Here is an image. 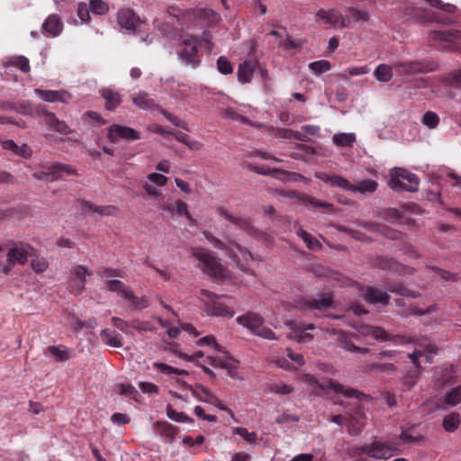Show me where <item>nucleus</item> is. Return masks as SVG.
<instances>
[{"mask_svg":"<svg viewBox=\"0 0 461 461\" xmlns=\"http://www.w3.org/2000/svg\"><path fill=\"white\" fill-rule=\"evenodd\" d=\"M206 240L215 248L221 249L225 254L230 257L235 262L236 266L243 272L254 276V272L245 267L241 263V258L245 262L253 260V256L249 250L246 248L239 245L234 241L223 242L221 240L215 238L211 233H204Z\"/></svg>","mask_w":461,"mask_h":461,"instance_id":"1","label":"nucleus"},{"mask_svg":"<svg viewBox=\"0 0 461 461\" xmlns=\"http://www.w3.org/2000/svg\"><path fill=\"white\" fill-rule=\"evenodd\" d=\"M304 381L310 387L311 393L314 395L320 394V390L330 389L336 393L342 394L346 398H359L363 393L357 390L345 386L332 379L317 380L312 375H306Z\"/></svg>","mask_w":461,"mask_h":461,"instance_id":"2","label":"nucleus"},{"mask_svg":"<svg viewBox=\"0 0 461 461\" xmlns=\"http://www.w3.org/2000/svg\"><path fill=\"white\" fill-rule=\"evenodd\" d=\"M192 255L199 261V267L203 273L215 278L224 276V268L213 253L202 248H195L193 249Z\"/></svg>","mask_w":461,"mask_h":461,"instance_id":"3","label":"nucleus"},{"mask_svg":"<svg viewBox=\"0 0 461 461\" xmlns=\"http://www.w3.org/2000/svg\"><path fill=\"white\" fill-rule=\"evenodd\" d=\"M388 186L394 191L415 192L419 187L417 176L404 168L394 167L390 172Z\"/></svg>","mask_w":461,"mask_h":461,"instance_id":"4","label":"nucleus"},{"mask_svg":"<svg viewBox=\"0 0 461 461\" xmlns=\"http://www.w3.org/2000/svg\"><path fill=\"white\" fill-rule=\"evenodd\" d=\"M198 40L194 36H187L181 41L177 51L179 58L187 64L196 66L200 60L198 58Z\"/></svg>","mask_w":461,"mask_h":461,"instance_id":"5","label":"nucleus"},{"mask_svg":"<svg viewBox=\"0 0 461 461\" xmlns=\"http://www.w3.org/2000/svg\"><path fill=\"white\" fill-rule=\"evenodd\" d=\"M184 384L191 391L192 394L199 401L212 403L218 407L220 410L228 412L230 415V417H234L232 411L225 407L221 403V400H219L208 388L203 385H196L195 387H193L191 384H186L185 383Z\"/></svg>","mask_w":461,"mask_h":461,"instance_id":"6","label":"nucleus"},{"mask_svg":"<svg viewBox=\"0 0 461 461\" xmlns=\"http://www.w3.org/2000/svg\"><path fill=\"white\" fill-rule=\"evenodd\" d=\"M107 138L110 141L115 143L121 139L125 140H137L140 139V134L133 128L113 124L108 129Z\"/></svg>","mask_w":461,"mask_h":461,"instance_id":"7","label":"nucleus"},{"mask_svg":"<svg viewBox=\"0 0 461 461\" xmlns=\"http://www.w3.org/2000/svg\"><path fill=\"white\" fill-rule=\"evenodd\" d=\"M360 451L368 455L370 457L387 459L393 456L394 449L388 443L374 441L370 445L363 446Z\"/></svg>","mask_w":461,"mask_h":461,"instance_id":"8","label":"nucleus"},{"mask_svg":"<svg viewBox=\"0 0 461 461\" xmlns=\"http://www.w3.org/2000/svg\"><path fill=\"white\" fill-rule=\"evenodd\" d=\"M361 334L366 337H371L378 341H395L396 339H401L402 344H408L411 340L407 339L405 337L401 336H391L389 335L383 328L376 326H364L361 328ZM411 342H415L411 340Z\"/></svg>","mask_w":461,"mask_h":461,"instance_id":"9","label":"nucleus"},{"mask_svg":"<svg viewBox=\"0 0 461 461\" xmlns=\"http://www.w3.org/2000/svg\"><path fill=\"white\" fill-rule=\"evenodd\" d=\"M44 168L47 183L62 178L63 174L77 175V170L73 167L59 162L44 164Z\"/></svg>","mask_w":461,"mask_h":461,"instance_id":"10","label":"nucleus"},{"mask_svg":"<svg viewBox=\"0 0 461 461\" xmlns=\"http://www.w3.org/2000/svg\"><path fill=\"white\" fill-rule=\"evenodd\" d=\"M316 18L320 19L324 23L332 26H339L341 28L347 27L348 24L347 19L335 9H321L316 13Z\"/></svg>","mask_w":461,"mask_h":461,"instance_id":"11","label":"nucleus"},{"mask_svg":"<svg viewBox=\"0 0 461 461\" xmlns=\"http://www.w3.org/2000/svg\"><path fill=\"white\" fill-rule=\"evenodd\" d=\"M34 249L28 244H19L11 249L7 253L8 262L11 265L19 263L23 265L28 257L32 255Z\"/></svg>","mask_w":461,"mask_h":461,"instance_id":"12","label":"nucleus"},{"mask_svg":"<svg viewBox=\"0 0 461 461\" xmlns=\"http://www.w3.org/2000/svg\"><path fill=\"white\" fill-rule=\"evenodd\" d=\"M117 23L122 28L129 32H134L140 23V19L131 9L123 8L119 10L117 14Z\"/></svg>","mask_w":461,"mask_h":461,"instance_id":"13","label":"nucleus"},{"mask_svg":"<svg viewBox=\"0 0 461 461\" xmlns=\"http://www.w3.org/2000/svg\"><path fill=\"white\" fill-rule=\"evenodd\" d=\"M333 303V296L330 293L319 294L316 298L304 300L302 303L303 309L323 311Z\"/></svg>","mask_w":461,"mask_h":461,"instance_id":"14","label":"nucleus"},{"mask_svg":"<svg viewBox=\"0 0 461 461\" xmlns=\"http://www.w3.org/2000/svg\"><path fill=\"white\" fill-rule=\"evenodd\" d=\"M63 31V23L60 17L52 14H50L42 23L41 32L48 37H57Z\"/></svg>","mask_w":461,"mask_h":461,"instance_id":"15","label":"nucleus"},{"mask_svg":"<svg viewBox=\"0 0 461 461\" xmlns=\"http://www.w3.org/2000/svg\"><path fill=\"white\" fill-rule=\"evenodd\" d=\"M236 321L249 330L253 334H256L258 330L264 324V318L259 314L252 312H249L236 319Z\"/></svg>","mask_w":461,"mask_h":461,"instance_id":"16","label":"nucleus"},{"mask_svg":"<svg viewBox=\"0 0 461 461\" xmlns=\"http://www.w3.org/2000/svg\"><path fill=\"white\" fill-rule=\"evenodd\" d=\"M409 340H414L415 344L419 345L421 348H424V350L422 349H415L412 353H410L408 357L411 358V362L414 364L415 368L420 369L421 366L420 365V362L418 358L420 357L424 356L425 351L429 353H437L438 348L435 344L430 343L427 339H408Z\"/></svg>","mask_w":461,"mask_h":461,"instance_id":"17","label":"nucleus"},{"mask_svg":"<svg viewBox=\"0 0 461 461\" xmlns=\"http://www.w3.org/2000/svg\"><path fill=\"white\" fill-rule=\"evenodd\" d=\"M35 93L44 102H49V103L60 102V103L68 104L72 97L71 94L65 90L35 89Z\"/></svg>","mask_w":461,"mask_h":461,"instance_id":"18","label":"nucleus"},{"mask_svg":"<svg viewBox=\"0 0 461 461\" xmlns=\"http://www.w3.org/2000/svg\"><path fill=\"white\" fill-rule=\"evenodd\" d=\"M365 415L362 410L357 409L355 412L350 413L348 419H347L348 432L352 436L359 435L364 428Z\"/></svg>","mask_w":461,"mask_h":461,"instance_id":"19","label":"nucleus"},{"mask_svg":"<svg viewBox=\"0 0 461 461\" xmlns=\"http://www.w3.org/2000/svg\"><path fill=\"white\" fill-rule=\"evenodd\" d=\"M217 213L226 221L242 230H253V226L248 219L232 214L224 207H219L217 209Z\"/></svg>","mask_w":461,"mask_h":461,"instance_id":"20","label":"nucleus"},{"mask_svg":"<svg viewBox=\"0 0 461 461\" xmlns=\"http://www.w3.org/2000/svg\"><path fill=\"white\" fill-rule=\"evenodd\" d=\"M218 113L223 118L230 119L232 121H239L244 124H248L254 128H261L263 126L262 123L252 122L248 117L239 113L237 111H235L231 107L220 108Z\"/></svg>","mask_w":461,"mask_h":461,"instance_id":"21","label":"nucleus"},{"mask_svg":"<svg viewBox=\"0 0 461 461\" xmlns=\"http://www.w3.org/2000/svg\"><path fill=\"white\" fill-rule=\"evenodd\" d=\"M206 312L209 315L212 316H221V317H228L231 318L235 312L231 309H229L222 303L211 300L206 303Z\"/></svg>","mask_w":461,"mask_h":461,"instance_id":"22","label":"nucleus"},{"mask_svg":"<svg viewBox=\"0 0 461 461\" xmlns=\"http://www.w3.org/2000/svg\"><path fill=\"white\" fill-rule=\"evenodd\" d=\"M131 101L135 106L143 110H153L158 109L159 107L156 104L155 101L150 97V95L144 92L140 91L135 94L131 97Z\"/></svg>","mask_w":461,"mask_h":461,"instance_id":"23","label":"nucleus"},{"mask_svg":"<svg viewBox=\"0 0 461 461\" xmlns=\"http://www.w3.org/2000/svg\"><path fill=\"white\" fill-rule=\"evenodd\" d=\"M45 124L50 130L55 131L63 135H68L71 132L69 126L64 121L57 118L54 113L46 114Z\"/></svg>","mask_w":461,"mask_h":461,"instance_id":"24","label":"nucleus"},{"mask_svg":"<svg viewBox=\"0 0 461 461\" xmlns=\"http://www.w3.org/2000/svg\"><path fill=\"white\" fill-rule=\"evenodd\" d=\"M257 65V61L252 59L245 60L242 64H240L238 70L239 81L241 83L250 82Z\"/></svg>","mask_w":461,"mask_h":461,"instance_id":"25","label":"nucleus"},{"mask_svg":"<svg viewBox=\"0 0 461 461\" xmlns=\"http://www.w3.org/2000/svg\"><path fill=\"white\" fill-rule=\"evenodd\" d=\"M394 67L401 75H415L424 72V66L420 61L402 62L396 64Z\"/></svg>","mask_w":461,"mask_h":461,"instance_id":"26","label":"nucleus"},{"mask_svg":"<svg viewBox=\"0 0 461 461\" xmlns=\"http://www.w3.org/2000/svg\"><path fill=\"white\" fill-rule=\"evenodd\" d=\"M365 299L372 303L387 304L390 297L387 293L380 289L375 287H367Z\"/></svg>","mask_w":461,"mask_h":461,"instance_id":"27","label":"nucleus"},{"mask_svg":"<svg viewBox=\"0 0 461 461\" xmlns=\"http://www.w3.org/2000/svg\"><path fill=\"white\" fill-rule=\"evenodd\" d=\"M72 274L74 276L73 282L78 292L81 293L85 288L86 277L91 276L92 272L86 267L79 265L73 269Z\"/></svg>","mask_w":461,"mask_h":461,"instance_id":"28","label":"nucleus"},{"mask_svg":"<svg viewBox=\"0 0 461 461\" xmlns=\"http://www.w3.org/2000/svg\"><path fill=\"white\" fill-rule=\"evenodd\" d=\"M100 94L105 100V107L108 110H114L122 102L119 93L111 88H103L100 90Z\"/></svg>","mask_w":461,"mask_h":461,"instance_id":"29","label":"nucleus"},{"mask_svg":"<svg viewBox=\"0 0 461 461\" xmlns=\"http://www.w3.org/2000/svg\"><path fill=\"white\" fill-rule=\"evenodd\" d=\"M154 429L158 434L168 438L169 442H172L177 433V429L167 421L156 422Z\"/></svg>","mask_w":461,"mask_h":461,"instance_id":"30","label":"nucleus"},{"mask_svg":"<svg viewBox=\"0 0 461 461\" xmlns=\"http://www.w3.org/2000/svg\"><path fill=\"white\" fill-rule=\"evenodd\" d=\"M106 287L109 291L122 294L124 299L126 297H132L133 291L127 287L122 281L117 279H111L105 282Z\"/></svg>","mask_w":461,"mask_h":461,"instance_id":"31","label":"nucleus"},{"mask_svg":"<svg viewBox=\"0 0 461 461\" xmlns=\"http://www.w3.org/2000/svg\"><path fill=\"white\" fill-rule=\"evenodd\" d=\"M378 184L375 180L366 179L352 185V192L363 194H374L377 189Z\"/></svg>","mask_w":461,"mask_h":461,"instance_id":"32","label":"nucleus"},{"mask_svg":"<svg viewBox=\"0 0 461 461\" xmlns=\"http://www.w3.org/2000/svg\"><path fill=\"white\" fill-rule=\"evenodd\" d=\"M297 235L304 241L309 249L320 250L322 248L321 243L304 230L301 226L297 230Z\"/></svg>","mask_w":461,"mask_h":461,"instance_id":"33","label":"nucleus"},{"mask_svg":"<svg viewBox=\"0 0 461 461\" xmlns=\"http://www.w3.org/2000/svg\"><path fill=\"white\" fill-rule=\"evenodd\" d=\"M102 339L109 346L113 348H121L122 336L116 331H111L109 330H103L100 333Z\"/></svg>","mask_w":461,"mask_h":461,"instance_id":"34","label":"nucleus"},{"mask_svg":"<svg viewBox=\"0 0 461 461\" xmlns=\"http://www.w3.org/2000/svg\"><path fill=\"white\" fill-rule=\"evenodd\" d=\"M45 353H49L54 357L56 361H66L69 358L70 354L68 350L63 346H49Z\"/></svg>","mask_w":461,"mask_h":461,"instance_id":"35","label":"nucleus"},{"mask_svg":"<svg viewBox=\"0 0 461 461\" xmlns=\"http://www.w3.org/2000/svg\"><path fill=\"white\" fill-rule=\"evenodd\" d=\"M460 423V417L457 413L452 412L444 417L442 420V426L447 432L455 431Z\"/></svg>","mask_w":461,"mask_h":461,"instance_id":"36","label":"nucleus"},{"mask_svg":"<svg viewBox=\"0 0 461 461\" xmlns=\"http://www.w3.org/2000/svg\"><path fill=\"white\" fill-rule=\"evenodd\" d=\"M374 75L380 82H388L393 77V69L386 64H380L375 70Z\"/></svg>","mask_w":461,"mask_h":461,"instance_id":"37","label":"nucleus"},{"mask_svg":"<svg viewBox=\"0 0 461 461\" xmlns=\"http://www.w3.org/2000/svg\"><path fill=\"white\" fill-rule=\"evenodd\" d=\"M297 200L303 202V203H310L315 207H321V208H325V209H328L330 211H333L334 210V206L333 204L330 203H325V202H321L319 200H316L315 198L308 195V194H300L298 193V196L296 197Z\"/></svg>","mask_w":461,"mask_h":461,"instance_id":"38","label":"nucleus"},{"mask_svg":"<svg viewBox=\"0 0 461 461\" xmlns=\"http://www.w3.org/2000/svg\"><path fill=\"white\" fill-rule=\"evenodd\" d=\"M420 370L418 368L410 369L402 377V384L407 390H410L417 384L420 377Z\"/></svg>","mask_w":461,"mask_h":461,"instance_id":"39","label":"nucleus"},{"mask_svg":"<svg viewBox=\"0 0 461 461\" xmlns=\"http://www.w3.org/2000/svg\"><path fill=\"white\" fill-rule=\"evenodd\" d=\"M332 140L337 146L348 147L356 141V136L354 133H339L335 134Z\"/></svg>","mask_w":461,"mask_h":461,"instance_id":"40","label":"nucleus"},{"mask_svg":"<svg viewBox=\"0 0 461 461\" xmlns=\"http://www.w3.org/2000/svg\"><path fill=\"white\" fill-rule=\"evenodd\" d=\"M224 357H209L210 363L212 366L215 367H220L223 369H230V363L232 361V357L230 356L228 351H224Z\"/></svg>","mask_w":461,"mask_h":461,"instance_id":"41","label":"nucleus"},{"mask_svg":"<svg viewBox=\"0 0 461 461\" xmlns=\"http://www.w3.org/2000/svg\"><path fill=\"white\" fill-rule=\"evenodd\" d=\"M83 209H88L101 215H113L116 212V207L114 206H95L89 202H83Z\"/></svg>","mask_w":461,"mask_h":461,"instance_id":"42","label":"nucleus"},{"mask_svg":"<svg viewBox=\"0 0 461 461\" xmlns=\"http://www.w3.org/2000/svg\"><path fill=\"white\" fill-rule=\"evenodd\" d=\"M325 183L330 184L331 186H337L343 190H348L352 192V184H350L346 178L339 176H331L330 177H327L325 179Z\"/></svg>","mask_w":461,"mask_h":461,"instance_id":"43","label":"nucleus"},{"mask_svg":"<svg viewBox=\"0 0 461 461\" xmlns=\"http://www.w3.org/2000/svg\"><path fill=\"white\" fill-rule=\"evenodd\" d=\"M155 369L159 370L164 375H187V371L179 369L162 362H155L153 364Z\"/></svg>","mask_w":461,"mask_h":461,"instance_id":"44","label":"nucleus"},{"mask_svg":"<svg viewBox=\"0 0 461 461\" xmlns=\"http://www.w3.org/2000/svg\"><path fill=\"white\" fill-rule=\"evenodd\" d=\"M375 264L378 268L390 271L392 273H394L396 268L399 267L397 261L386 258H376Z\"/></svg>","mask_w":461,"mask_h":461,"instance_id":"45","label":"nucleus"},{"mask_svg":"<svg viewBox=\"0 0 461 461\" xmlns=\"http://www.w3.org/2000/svg\"><path fill=\"white\" fill-rule=\"evenodd\" d=\"M460 32L458 31H432L430 36L434 40H439L443 41H452Z\"/></svg>","mask_w":461,"mask_h":461,"instance_id":"46","label":"nucleus"},{"mask_svg":"<svg viewBox=\"0 0 461 461\" xmlns=\"http://www.w3.org/2000/svg\"><path fill=\"white\" fill-rule=\"evenodd\" d=\"M390 291L392 293H395L402 296H406V297H411V298H417L420 295V293L411 290L402 284H396V285H392L390 287Z\"/></svg>","mask_w":461,"mask_h":461,"instance_id":"47","label":"nucleus"},{"mask_svg":"<svg viewBox=\"0 0 461 461\" xmlns=\"http://www.w3.org/2000/svg\"><path fill=\"white\" fill-rule=\"evenodd\" d=\"M116 387L121 395L138 401L137 397L139 393L133 385L129 384H119Z\"/></svg>","mask_w":461,"mask_h":461,"instance_id":"48","label":"nucleus"},{"mask_svg":"<svg viewBox=\"0 0 461 461\" xmlns=\"http://www.w3.org/2000/svg\"><path fill=\"white\" fill-rule=\"evenodd\" d=\"M331 333L338 335V340H339V342L341 343V345L345 350L353 352V350H354L353 348H355L356 345L351 341L348 334H347L344 331H341V330L337 331L335 330H333Z\"/></svg>","mask_w":461,"mask_h":461,"instance_id":"49","label":"nucleus"},{"mask_svg":"<svg viewBox=\"0 0 461 461\" xmlns=\"http://www.w3.org/2000/svg\"><path fill=\"white\" fill-rule=\"evenodd\" d=\"M266 128L268 134L273 138H279V139H291L292 138V131L288 129H281V128H275L272 126H265L263 125L261 128Z\"/></svg>","mask_w":461,"mask_h":461,"instance_id":"50","label":"nucleus"},{"mask_svg":"<svg viewBox=\"0 0 461 461\" xmlns=\"http://www.w3.org/2000/svg\"><path fill=\"white\" fill-rule=\"evenodd\" d=\"M167 417L177 422H193V419L185 415L184 412H178L174 410L170 405L167 408Z\"/></svg>","mask_w":461,"mask_h":461,"instance_id":"51","label":"nucleus"},{"mask_svg":"<svg viewBox=\"0 0 461 461\" xmlns=\"http://www.w3.org/2000/svg\"><path fill=\"white\" fill-rule=\"evenodd\" d=\"M158 110L160 111L161 114L168 121L170 122L172 124L176 125V126H178V127H181L182 129L185 130V131H189V128H188V124L184 122V121H181L177 116H176L175 114L171 113H168L167 112L166 110L162 109V108H158Z\"/></svg>","mask_w":461,"mask_h":461,"instance_id":"52","label":"nucleus"},{"mask_svg":"<svg viewBox=\"0 0 461 461\" xmlns=\"http://www.w3.org/2000/svg\"><path fill=\"white\" fill-rule=\"evenodd\" d=\"M89 9L95 14L103 15L108 12V5L102 0H91Z\"/></svg>","mask_w":461,"mask_h":461,"instance_id":"53","label":"nucleus"},{"mask_svg":"<svg viewBox=\"0 0 461 461\" xmlns=\"http://www.w3.org/2000/svg\"><path fill=\"white\" fill-rule=\"evenodd\" d=\"M97 275L107 280H111L112 277H123L122 271L120 269H113L110 267H102L98 270Z\"/></svg>","mask_w":461,"mask_h":461,"instance_id":"54","label":"nucleus"},{"mask_svg":"<svg viewBox=\"0 0 461 461\" xmlns=\"http://www.w3.org/2000/svg\"><path fill=\"white\" fill-rule=\"evenodd\" d=\"M446 403L449 405H456L461 402V386L452 389L445 398Z\"/></svg>","mask_w":461,"mask_h":461,"instance_id":"55","label":"nucleus"},{"mask_svg":"<svg viewBox=\"0 0 461 461\" xmlns=\"http://www.w3.org/2000/svg\"><path fill=\"white\" fill-rule=\"evenodd\" d=\"M331 66L328 60H319L309 64V68L317 74L327 72L330 69Z\"/></svg>","mask_w":461,"mask_h":461,"instance_id":"56","label":"nucleus"},{"mask_svg":"<svg viewBox=\"0 0 461 461\" xmlns=\"http://www.w3.org/2000/svg\"><path fill=\"white\" fill-rule=\"evenodd\" d=\"M439 118L433 112H427L422 117V123L430 129H434L438 124Z\"/></svg>","mask_w":461,"mask_h":461,"instance_id":"57","label":"nucleus"},{"mask_svg":"<svg viewBox=\"0 0 461 461\" xmlns=\"http://www.w3.org/2000/svg\"><path fill=\"white\" fill-rule=\"evenodd\" d=\"M125 299L130 301L131 305L139 310L145 309L149 306V300L146 296L137 297L133 293L132 297H126Z\"/></svg>","mask_w":461,"mask_h":461,"instance_id":"58","label":"nucleus"},{"mask_svg":"<svg viewBox=\"0 0 461 461\" xmlns=\"http://www.w3.org/2000/svg\"><path fill=\"white\" fill-rule=\"evenodd\" d=\"M174 211L177 215H184L186 217L187 221L191 223L194 222V219L187 210V204L182 201L176 202L174 205Z\"/></svg>","mask_w":461,"mask_h":461,"instance_id":"59","label":"nucleus"},{"mask_svg":"<svg viewBox=\"0 0 461 461\" xmlns=\"http://www.w3.org/2000/svg\"><path fill=\"white\" fill-rule=\"evenodd\" d=\"M96 326L97 322L95 318H90L86 321L77 320L73 323V328L75 330H80L83 329H95Z\"/></svg>","mask_w":461,"mask_h":461,"instance_id":"60","label":"nucleus"},{"mask_svg":"<svg viewBox=\"0 0 461 461\" xmlns=\"http://www.w3.org/2000/svg\"><path fill=\"white\" fill-rule=\"evenodd\" d=\"M219 71L223 75L230 74L233 70L230 62L225 57H220L217 60Z\"/></svg>","mask_w":461,"mask_h":461,"instance_id":"61","label":"nucleus"},{"mask_svg":"<svg viewBox=\"0 0 461 461\" xmlns=\"http://www.w3.org/2000/svg\"><path fill=\"white\" fill-rule=\"evenodd\" d=\"M233 432L242 437L246 441L253 443L257 439V434L255 432H249L245 428H234Z\"/></svg>","mask_w":461,"mask_h":461,"instance_id":"62","label":"nucleus"},{"mask_svg":"<svg viewBox=\"0 0 461 461\" xmlns=\"http://www.w3.org/2000/svg\"><path fill=\"white\" fill-rule=\"evenodd\" d=\"M48 261L43 258L32 259L31 262V267L36 273H43L48 268Z\"/></svg>","mask_w":461,"mask_h":461,"instance_id":"63","label":"nucleus"},{"mask_svg":"<svg viewBox=\"0 0 461 461\" xmlns=\"http://www.w3.org/2000/svg\"><path fill=\"white\" fill-rule=\"evenodd\" d=\"M447 81L453 86L461 87V69L449 73L447 75Z\"/></svg>","mask_w":461,"mask_h":461,"instance_id":"64","label":"nucleus"}]
</instances>
